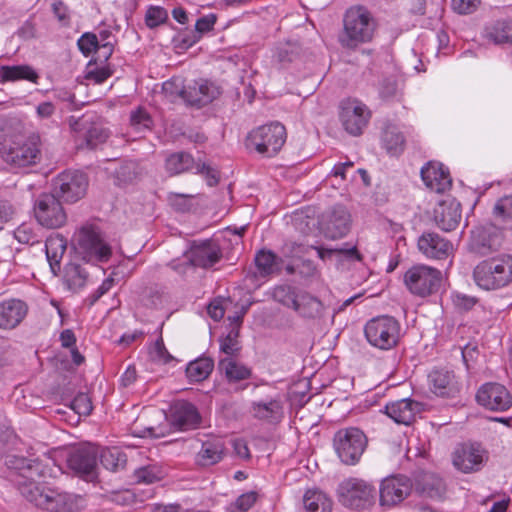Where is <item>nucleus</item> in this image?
<instances>
[{
  "instance_id": "ddd939ff",
  "label": "nucleus",
  "mask_w": 512,
  "mask_h": 512,
  "mask_svg": "<svg viewBox=\"0 0 512 512\" xmlns=\"http://www.w3.org/2000/svg\"><path fill=\"white\" fill-rule=\"evenodd\" d=\"M487 458V451L478 443L460 444L452 454L454 467L463 473L479 471Z\"/></svg>"
},
{
  "instance_id": "58836bf2",
  "label": "nucleus",
  "mask_w": 512,
  "mask_h": 512,
  "mask_svg": "<svg viewBox=\"0 0 512 512\" xmlns=\"http://www.w3.org/2000/svg\"><path fill=\"white\" fill-rule=\"evenodd\" d=\"M219 370L223 372L229 382H237L248 379L251 371L246 366L231 358H224L219 361Z\"/></svg>"
},
{
  "instance_id": "3c124183",
  "label": "nucleus",
  "mask_w": 512,
  "mask_h": 512,
  "mask_svg": "<svg viewBox=\"0 0 512 512\" xmlns=\"http://www.w3.org/2000/svg\"><path fill=\"white\" fill-rule=\"evenodd\" d=\"M168 18L167 11L160 6H151L146 12L145 22L150 28H154L164 23Z\"/></svg>"
},
{
  "instance_id": "8fccbe9b",
  "label": "nucleus",
  "mask_w": 512,
  "mask_h": 512,
  "mask_svg": "<svg viewBox=\"0 0 512 512\" xmlns=\"http://www.w3.org/2000/svg\"><path fill=\"white\" fill-rule=\"evenodd\" d=\"M257 494L253 491L240 495L234 503H232L229 512H247L256 502Z\"/></svg>"
},
{
  "instance_id": "7ed1b4c3",
  "label": "nucleus",
  "mask_w": 512,
  "mask_h": 512,
  "mask_svg": "<svg viewBox=\"0 0 512 512\" xmlns=\"http://www.w3.org/2000/svg\"><path fill=\"white\" fill-rule=\"evenodd\" d=\"M76 253L87 263L107 262L112 255V248L93 226H83L74 235Z\"/></svg>"
},
{
  "instance_id": "bb28decb",
  "label": "nucleus",
  "mask_w": 512,
  "mask_h": 512,
  "mask_svg": "<svg viewBox=\"0 0 512 512\" xmlns=\"http://www.w3.org/2000/svg\"><path fill=\"white\" fill-rule=\"evenodd\" d=\"M196 407L187 401L176 402L171 410V423L178 430H188L199 423Z\"/></svg>"
},
{
  "instance_id": "a18cd8bd",
  "label": "nucleus",
  "mask_w": 512,
  "mask_h": 512,
  "mask_svg": "<svg viewBox=\"0 0 512 512\" xmlns=\"http://www.w3.org/2000/svg\"><path fill=\"white\" fill-rule=\"evenodd\" d=\"M82 136L85 141V147L94 149L107 140L109 132L101 124H93L86 129Z\"/></svg>"
},
{
  "instance_id": "4c0bfd02",
  "label": "nucleus",
  "mask_w": 512,
  "mask_h": 512,
  "mask_svg": "<svg viewBox=\"0 0 512 512\" xmlns=\"http://www.w3.org/2000/svg\"><path fill=\"white\" fill-rule=\"evenodd\" d=\"M252 412L258 419L278 421L282 416V406L277 400L254 402L252 404Z\"/></svg>"
},
{
  "instance_id": "4be33fe9",
  "label": "nucleus",
  "mask_w": 512,
  "mask_h": 512,
  "mask_svg": "<svg viewBox=\"0 0 512 512\" xmlns=\"http://www.w3.org/2000/svg\"><path fill=\"white\" fill-rule=\"evenodd\" d=\"M226 455L225 442L220 437L209 438L201 443L194 457L197 467L208 468L221 462Z\"/></svg>"
},
{
  "instance_id": "a19ab883",
  "label": "nucleus",
  "mask_w": 512,
  "mask_h": 512,
  "mask_svg": "<svg viewBox=\"0 0 512 512\" xmlns=\"http://www.w3.org/2000/svg\"><path fill=\"white\" fill-rule=\"evenodd\" d=\"M88 274L77 264H69L65 268L64 283L68 289L77 292L82 289L87 282Z\"/></svg>"
},
{
  "instance_id": "0eeeda50",
  "label": "nucleus",
  "mask_w": 512,
  "mask_h": 512,
  "mask_svg": "<svg viewBox=\"0 0 512 512\" xmlns=\"http://www.w3.org/2000/svg\"><path fill=\"white\" fill-rule=\"evenodd\" d=\"M376 489L369 482L359 478L343 480L337 488L339 502L348 508L362 510L370 507L375 500Z\"/></svg>"
},
{
  "instance_id": "c756f323",
  "label": "nucleus",
  "mask_w": 512,
  "mask_h": 512,
  "mask_svg": "<svg viewBox=\"0 0 512 512\" xmlns=\"http://www.w3.org/2000/svg\"><path fill=\"white\" fill-rule=\"evenodd\" d=\"M26 80L31 83L37 84L39 74L36 70L27 64L22 65H3L0 67V83L15 82Z\"/></svg>"
},
{
  "instance_id": "ea45409f",
  "label": "nucleus",
  "mask_w": 512,
  "mask_h": 512,
  "mask_svg": "<svg viewBox=\"0 0 512 512\" xmlns=\"http://www.w3.org/2000/svg\"><path fill=\"white\" fill-rule=\"evenodd\" d=\"M382 142L386 151L392 156L400 155L404 151V136L394 126H388L384 130Z\"/></svg>"
},
{
  "instance_id": "bf43d9fd",
  "label": "nucleus",
  "mask_w": 512,
  "mask_h": 512,
  "mask_svg": "<svg viewBox=\"0 0 512 512\" xmlns=\"http://www.w3.org/2000/svg\"><path fill=\"white\" fill-rule=\"evenodd\" d=\"M195 173L203 175L207 184L211 187L215 186L219 181L218 172L205 163H197L195 166Z\"/></svg>"
},
{
  "instance_id": "c9c22d12",
  "label": "nucleus",
  "mask_w": 512,
  "mask_h": 512,
  "mask_svg": "<svg viewBox=\"0 0 512 512\" xmlns=\"http://www.w3.org/2000/svg\"><path fill=\"white\" fill-rule=\"evenodd\" d=\"M45 250L50 267L55 271V267L59 268L60 260L66 251V240L60 235L50 236L46 240Z\"/></svg>"
},
{
  "instance_id": "1a4fd4ad",
  "label": "nucleus",
  "mask_w": 512,
  "mask_h": 512,
  "mask_svg": "<svg viewBox=\"0 0 512 512\" xmlns=\"http://www.w3.org/2000/svg\"><path fill=\"white\" fill-rule=\"evenodd\" d=\"M3 160L14 167H28L41 159V138L31 134L26 139L12 142L2 152Z\"/></svg>"
},
{
  "instance_id": "9b49d317",
  "label": "nucleus",
  "mask_w": 512,
  "mask_h": 512,
  "mask_svg": "<svg viewBox=\"0 0 512 512\" xmlns=\"http://www.w3.org/2000/svg\"><path fill=\"white\" fill-rule=\"evenodd\" d=\"M53 194L65 202L74 203L86 194L88 179L79 171H64L53 180Z\"/></svg>"
},
{
  "instance_id": "6e6d98bb",
  "label": "nucleus",
  "mask_w": 512,
  "mask_h": 512,
  "mask_svg": "<svg viewBox=\"0 0 512 512\" xmlns=\"http://www.w3.org/2000/svg\"><path fill=\"white\" fill-rule=\"evenodd\" d=\"M480 5V0H451L453 11L465 15L475 12Z\"/></svg>"
},
{
  "instance_id": "09e8293b",
  "label": "nucleus",
  "mask_w": 512,
  "mask_h": 512,
  "mask_svg": "<svg viewBox=\"0 0 512 512\" xmlns=\"http://www.w3.org/2000/svg\"><path fill=\"white\" fill-rule=\"evenodd\" d=\"M150 358L158 363H169L173 360L172 355L167 351L163 339H157L149 348Z\"/></svg>"
},
{
  "instance_id": "c03bdc74",
  "label": "nucleus",
  "mask_w": 512,
  "mask_h": 512,
  "mask_svg": "<svg viewBox=\"0 0 512 512\" xmlns=\"http://www.w3.org/2000/svg\"><path fill=\"white\" fill-rule=\"evenodd\" d=\"M421 493L432 499H440L445 491L444 483L441 478L433 474H427L420 484Z\"/></svg>"
},
{
  "instance_id": "423d86ee",
  "label": "nucleus",
  "mask_w": 512,
  "mask_h": 512,
  "mask_svg": "<svg viewBox=\"0 0 512 512\" xmlns=\"http://www.w3.org/2000/svg\"><path fill=\"white\" fill-rule=\"evenodd\" d=\"M286 138L284 125L273 122L252 130L247 136L246 146L261 155L272 157L281 150Z\"/></svg>"
},
{
  "instance_id": "2f4dec72",
  "label": "nucleus",
  "mask_w": 512,
  "mask_h": 512,
  "mask_svg": "<svg viewBox=\"0 0 512 512\" xmlns=\"http://www.w3.org/2000/svg\"><path fill=\"white\" fill-rule=\"evenodd\" d=\"M255 265L261 277H268L281 271L282 260L271 250L262 249L255 255Z\"/></svg>"
},
{
  "instance_id": "7c9ffc66",
  "label": "nucleus",
  "mask_w": 512,
  "mask_h": 512,
  "mask_svg": "<svg viewBox=\"0 0 512 512\" xmlns=\"http://www.w3.org/2000/svg\"><path fill=\"white\" fill-rule=\"evenodd\" d=\"M497 243V235L496 228L492 225L490 226H480L476 227L471 232V248L472 250L484 254L487 250L492 249L496 246Z\"/></svg>"
},
{
  "instance_id": "e433bc0d",
  "label": "nucleus",
  "mask_w": 512,
  "mask_h": 512,
  "mask_svg": "<svg viewBox=\"0 0 512 512\" xmlns=\"http://www.w3.org/2000/svg\"><path fill=\"white\" fill-rule=\"evenodd\" d=\"M213 367L214 362L211 358L200 357L187 365L186 376L192 382H201L211 374Z\"/></svg>"
},
{
  "instance_id": "79ce46f5",
  "label": "nucleus",
  "mask_w": 512,
  "mask_h": 512,
  "mask_svg": "<svg viewBox=\"0 0 512 512\" xmlns=\"http://www.w3.org/2000/svg\"><path fill=\"white\" fill-rule=\"evenodd\" d=\"M49 489L50 487L43 486L35 481L19 483L21 495L38 508H40L41 500H44V495L47 494Z\"/></svg>"
},
{
  "instance_id": "6e6552de",
  "label": "nucleus",
  "mask_w": 512,
  "mask_h": 512,
  "mask_svg": "<svg viewBox=\"0 0 512 512\" xmlns=\"http://www.w3.org/2000/svg\"><path fill=\"white\" fill-rule=\"evenodd\" d=\"M404 283L411 294L424 298L438 292L442 273L427 265H415L406 271Z\"/></svg>"
},
{
  "instance_id": "6ab92c4d",
  "label": "nucleus",
  "mask_w": 512,
  "mask_h": 512,
  "mask_svg": "<svg viewBox=\"0 0 512 512\" xmlns=\"http://www.w3.org/2000/svg\"><path fill=\"white\" fill-rule=\"evenodd\" d=\"M98 449L92 444L83 445L71 452L68 458L69 467L76 473L93 478L97 468Z\"/></svg>"
},
{
  "instance_id": "cd10ccee",
  "label": "nucleus",
  "mask_w": 512,
  "mask_h": 512,
  "mask_svg": "<svg viewBox=\"0 0 512 512\" xmlns=\"http://www.w3.org/2000/svg\"><path fill=\"white\" fill-rule=\"evenodd\" d=\"M430 390L437 396L454 397L459 392V386L452 372L433 370L429 376Z\"/></svg>"
},
{
  "instance_id": "f8f14e48",
  "label": "nucleus",
  "mask_w": 512,
  "mask_h": 512,
  "mask_svg": "<svg viewBox=\"0 0 512 512\" xmlns=\"http://www.w3.org/2000/svg\"><path fill=\"white\" fill-rule=\"evenodd\" d=\"M340 121L347 133L359 136L366 128L371 112L366 104L355 98H348L340 104Z\"/></svg>"
},
{
  "instance_id": "13d9d810",
  "label": "nucleus",
  "mask_w": 512,
  "mask_h": 512,
  "mask_svg": "<svg viewBox=\"0 0 512 512\" xmlns=\"http://www.w3.org/2000/svg\"><path fill=\"white\" fill-rule=\"evenodd\" d=\"M98 44V40L95 34L85 33L83 34L77 42L79 50L85 55H90L93 51L96 50Z\"/></svg>"
},
{
  "instance_id": "4468645a",
  "label": "nucleus",
  "mask_w": 512,
  "mask_h": 512,
  "mask_svg": "<svg viewBox=\"0 0 512 512\" xmlns=\"http://www.w3.org/2000/svg\"><path fill=\"white\" fill-rule=\"evenodd\" d=\"M476 401L483 408L504 412L512 406V396L507 388L499 383L489 382L481 385L476 393Z\"/></svg>"
},
{
  "instance_id": "603ef678",
  "label": "nucleus",
  "mask_w": 512,
  "mask_h": 512,
  "mask_svg": "<svg viewBox=\"0 0 512 512\" xmlns=\"http://www.w3.org/2000/svg\"><path fill=\"white\" fill-rule=\"evenodd\" d=\"M239 332L237 329H230L229 333L220 340V350L228 356H232L239 350Z\"/></svg>"
},
{
  "instance_id": "f257e3e1",
  "label": "nucleus",
  "mask_w": 512,
  "mask_h": 512,
  "mask_svg": "<svg viewBox=\"0 0 512 512\" xmlns=\"http://www.w3.org/2000/svg\"><path fill=\"white\" fill-rule=\"evenodd\" d=\"M476 285L484 290H496L512 282V256L500 254L479 262L473 270Z\"/></svg>"
},
{
  "instance_id": "dca6fc26",
  "label": "nucleus",
  "mask_w": 512,
  "mask_h": 512,
  "mask_svg": "<svg viewBox=\"0 0 512 512\" xmlns=\"http://www.w3.org/2000/svg\"><path fill=\"white\" fill-rule=\"evenodd\" d=\"M412 484L405 476H390L380 485V503L382 506H394L402 502L411 492Z\"/></svg>"
},
{
  "instance_id": "e2e57ef3",
  "label": "nucleus",
  "mask_w": 512,
  "mask_h": 512,
  "mask_svg": "<svg viewBox=\"0 0 512 512\" xmlns=\"http://www.w3.org/2000/svg\"><path fill=\"white\" fill-rule=\"evenodd\" d=\"M217 17L215 14H208L196 21L195 28L199 33H206L213 29Z\"/></svg>"
},
{
  "instance_id": "680f3d73",
  "label": "nucleus",
  "mask_w": 512,
  "mask_h": 512,
  "mask_svg": "<svg viewBox=\"0 0 512 512\" xmlns=\"http://www.w3.org/2000/svg\"><path fill=\"white\" fill-rule=\"evenodd\" d=\"M192 198L193 195L179 193H170L168 197L169 203L179 211H186L189 209Z\"/></svg>"
},
{
  "instance_id": "de8ad7c7",
  "label": "nucleus",
  "mask_w": 512,
  "mask_h": 512,
  "mask_svg": "<svg viewBox=\"0 0 512 512\" xmlns=\"http://www.w3.org/2000/svg\"><path fill=\"white\" fill-rule=\"evenodd\" d=\"M130 124L136 132H143L152 128L153 121L149 113L139 107L131 112Z\"/></svg>"
},
{
  "instance_id": "b1692460",
  "label": "nucleus",
  "mask_w": 512,
  "mask_h": 512,
  "mask_svg": "<svg viewBox=\"0 0 512 512\" xmlns=\"http://www.w3.org/2000/svg\"><path fill=\"white\" fill-rule=\"evenodd\" d=\"M421 178L427 188L436 193H443L451 187L449 172L439 162H428L421 169Z\"/></svg>"
},
{
  "instance_id": "f704fd0d",
  "label": "nucleus",
  "mask_w": 512,
  "mask_h": 512,
  "mask_svg": "<svg viewBox=\"0 0 512 512\" xmlns=\"http://www.w3.org/2000/svg\"><path fill=\"white\" fill-rule=\"evenodd\" d=\"M197 163H195L193 157L185 152H177L169 155L165 161L166 171L170 175H178L181 173H185L191 171L195 168Z\"/></svg>"
},
{
  "instance_id": "393cba45",
  "label": "nucleus",
  "mask_w": 512,
  "mask_h": 512,
  "mask_svg": "<svg viewBox=\"0 0 512 512\" xmlns=\"http://www.w3.org/2000/svg\"><path fill=\"white\" fill-rule=\"evenodd\" d=\"M322 225L327 238L333 240L342 238L349 231L350 214L344 207L337 206L326 215Z\"/></svg>"
},
{
  "instance_id": "f03ea898",
  "label": "nucleus",
  "mask_w": 512,
  "mask_h": 512,
  "mask_svg": "<svg viewBox=\"0 0 512 512\" xmlns=\"http://www.w3.org/2000/svg\"><path fill=\"white\" fill-rule=\"evenodd\" d=\"M375 30V21L371 13L362 6L350 8L344 19V35L341 43L347 48H356L371 41Z\"/></svg>"
},
{
  "instance_id": "39448f33",
  "label": "nucleus",
  "mask_w": 512,
  "mask_h": 512,
  "mask_svg": "<svg viewBox=\"0 0 512 512\" xmlns=\"http://www.w3.org/2000/svg\"><path fill=\"white\" fill-rule=\"evenodd\" d=\"M367 443L366 435L357 427L339 429L333 437L334 451L341 463L345 465L359 463Z\"/></svg>"
},
{
  "instance_id": "5fc2aeb1",
  "label": "nucleus",
  "mask_w": 512,
  "mask_h": 512,
  "mask_svg": "<svg viewBox=\"0 0 512 512\" xmlns=\"http://www.w3.org/2000/svg\"><path fill=\"white\" fill-rule=\"evenodd\" d=\"M139 483L152 484L161 479V472L154 467H142L135 472Z\"/></svg>"
},
{
  "instance_id": "473e14b6",
  "label": "nucleus",
  "mask_w": 512,
  "mask_h": 512,
  "mask_svg": "<svg viewBox=\"0 0 512 512\" xmlns=\"http://www.w3.org/2000/svg\"><path fill=\"white\" fill-rule=\"evenodd\" d=\"M303 506L307 512H331L332 500L320 490H307L303 496Z\"/></svg>"
},
{
  "instance_id": "20e7f679",
  "label": "nucleus",
  "mask_w": 512,
  "mask_h": 512,
  "mask_svg": "<svg viewBox=\"0 0 512 512\" xmlns=\"http://www.w3.org/2000/svg\"><path fill=\"white\" fill-rule=\"evenodd\" d=\"M364 334L371 346L380 350H390L399 343L401 324L392 316H377L366 323Z\"/></svg>"
},
{
  "instance_id": "2eb2a0df",
  "label": "nucleus",
  "mask_w": 512,
  "mask_h": 512,
  "mask_svg": "<svg viewBox=\"0 0 512 512\" xmlns=\"http://www.w3.org/2000/svg\"><path fill=\"white\" fill-rule=\"evenodd\" d=\"M185 257L191 266L206 269L220 261L222 251L215 240H197L191 244Z\"/></svg>"
},
{
  "instance_id": "49530a36",
  "label": "nucleus",
  "mask_w": 512,
  "mask_h": 512,
  "mask_svg": "<svg viewBox=\"0 0 512 512\" xmlns=\"http://www.w3.org/2000/svg\"><path fill=\"white\" fill-rule=\"evenodd\" d=\"M162 91L165 97L173 102L177 98H182L186 102V91L187 85L181 78H172L171 80L165 81L162 85Z\"/></svg>"
},
{
  "instance_id": "f3484780",
  "label": "nucleus",
  "mask_w": 512,
  "mask_h": 512,
  "mask_svg": "<svg viewBox=\"0 0 512 512\" xmlns=\"http://www.w3.org/2000/svg\"><path fill=\"white\" fill-rule=\"evenodd\" d=\"M83 505L81 496L50 488L41 500L40 508L49 512H77Z\"/></svg>"
},
{
  "instance_id": "052dcab7",
  "label": "nucleus",
  "mask_w": 512,
  "mask_h": 512,
  "mask_svg": "<svg viewBox=\"0 0 512 512\" xmlns=\"http://www.w3.org/2000/svg\"><path fill=\"white\" fill-rule=\"evenodd\" d=\"M494 215L500 218H512V197L499 199L494 206Z\"/></svg>"
},
{
  "instance_id": "37998d69",
  "label": "nucleus",
  "mask_w": 512,
  "mask_h": 512,
  "mask_svg": "<svg viewBox=\"0 0 512 512\" xmlns=\"http://www.w3.org/2000/svg\"><path fill=\"white\" fill-rule=\"evenodd\" d=\"M100 463L110 471H117L126 464V455L117 448H104L100 452Z\"/></svg>"
},
{
  "instance_id": "0e129e2a",
  "label": "nucleus",
  "mask_w": 512,
  "mask_h": 512,
  "mask_svg": "<svg viewBox=\"0 0 512 512\" xmlns=\"http://www.w3.org/2000/svg\"><path fill=\"white\" fill-rule=\"evenodd\" d=\"M462 359L466 366V368L469 370L472 368L473 363L475 362L477 356H478V350L475 345L467 344L465 345L462 350Z\"/></svg>"
},
{
  "instance_id": "774afa93",
  "label": "nucleus",
  "mask_w": 512,
  "mask_h": 512,
  "mask_svg": "<svg viewBox=\"0 0 512 512\" xmlns=\"http://www.w3.org/2000/svg\"><path fill=\"white\" fill-rule=\"evenodd\" d=\"M114 285V279L112 277L106 278L102 284L98 287L94 294L91 296V304L95 303L99 298L106 294Z\"/></svg>"
},
{
  "instance_id": "864d4df0",
  "label": "nucleus",
  "mask_w": 512,
  "mask_h": 512,
  "mask_svg": "<svg viewBox=\"0 0 512 512\" xmlns=\"http://www.w3.org/2000/svg\"><path fill=\"white\" fill-rule=\"evenodd\" d=\"M71 408L80 416H87L92 411V402L85 393H79L71 402Z\"/></svg>"
},
{
  "instance_id": "4d7b16f0",
  "label": "nucleus",
  "mask_w": 512,
  "mask_h": 512,
  "mask_svg": "<svg viewBox=\"0 0 512 512\" xmlns=\"http://www.w3.org/2000/svg\"><path fill=\"white\" fill-rule=\"evenodd\" d=\"M16 240L23 244H34L38 242L37 235L34 233L31 226L22 224L14 231Z\"/></svg>"
},
{
  "instance_id": "69168bd1",
  "label": "nucleus",
  "mask_w": 512,
  "mask_h": 512,
  "mask_svg": "<svg viewBox=\"0 0 512 512\" xmlns=\"http://www.w3.org/2000/svg\"><path fill=\"white\" fill-rule=\"evenodd\" d=\"M208 315L215 321H220L225 313V307L223 305V300L215 299L213 300L207 308Z\"/></svg>"
},
{
  "instance_id": "a878e982",
  "label": "nucleus",
  "mask_w": 512,
  "mask_h": 512,
  "mask_svg": "<svg viewBox=\"0 0 512 512\" xmlns=\"http://www.w3.org/2000/svg\"><path fill=\"white\" fill-rule=\"evenodd\" d=\"M461 219V205L455 199H447L438 204L434 210V220L444 231L454 230Z\"/></svg>"
},
{
  "instance_id": "a211bd4d",
  "label": "nucleus",
  "mask_w": 512,
  "mask_h": 512,
  "mask_svg": "<svg viewBox=\"0 0 512 512\" xmlns=\"http://www.w3.org/2000/svg\"><path fill=\"white\" fill-rule=\"evenodd\" d=\"M288 291L289 289L285 287H280L276 289L275 297L288 307H292L303 317L315 318L321 315L323 310V304L319 299L310 294L301 293L296 296L289 295L288 300L286 301L282 299L280 296Z\"/></svg>"
},
{
  "instance_id": "5701e85b",
  "label": "nucleus",
  "mask_w": 512,
  "mask_h": 512,
  "mask_svg": "<svg viewBox=\"0 0 512 512\" xmlns=\"http://www.w3.org/2000/svg\"><path fill=\"white\" fill-rule=\"evenodd\" d=\"M220 94L219 87L205 79L194 80L187 85L186 103L201 107L211 103Z\"/></svg>"
},
{
  "instance_id": "412c9836",
  "label": "nucleus",
  "mask_w": 512,
  "mask_h": 512,
  "mask_svg": "<svg viewBox=\"0 0 512 512\" xmlns=\"http://www.w3.org/2000/svg\"><path fill=\"white\" fill-rule=\"evenodd\" d=\"M424 409L425 405L422 402L411 398H404L386 404L385 413L394 422L409 425Z\"/></svg>"
},
{
  "instance_id": "c85d7f7f",
  "label": "nucleus",
  "mask_w": 512,
  "mask_h": 512,
  "mask_svg": "<svg viewBox=\"0 0 512 512\" xmlns=\"http://www.w3.org/2000/svg\"><path fill=\"white\" fill-rule=\"evenodd\" d=\"M27 306L21 300L10 299L0 303V328L12 329L25 317Z\"/></svg>"
},
{
  "instance_id": "338daca9",
  "label": "nucleus",
  "mask_w": 512,
  "mask_h": 512,
  "mask_svg": "<svg viewBox=\"0 0 512 512\" xmlns=\"http://www.w3.org/2000/svg\"><path fill=\"white\" fill-rule=\"evenodd\" d=\"M397 93V85L395 81L385 80L382 82L381 87L379 89V94L383 99H390L394 97Z\"/></svg>"
},
{
  "instance_id": "9d476101",
  "label": "nucleus",
  "mask_w": 512,
  "mask_h": 512,
  "mask_svg": "<svg viewBox=\"0 0 512 512\" xmlns=\"http://www.w3.org/2000/svg\"><path fill=\"white\" fill-rule=\"evenodd\" d=\"M34 216L37 222L48 229L62 227L67 221V214L54 194L43 193L34 203Z\"/></svg>"
},
{
  "instance_id": "72a5a7b5",
  "label": "nucleus",
  "mask_w": 512,
  "mask_h": 512,
  "mask_svg": "<svg viewBox=\"0 0 512 512\" xmlns=\"http://www.w3.org/2000/svg\"><path fill=\"white\" fill-rule=\"evenodd\" d=\"M484 37L495 44L512 43V20L497 21L487 26Z\"/></svg>"
},
{
  "instance_id": "aec40b11",
  "label": "nucleus",
  "mask_w": 512,
  "mask_h": 512,
  "mask_svg": "<svg viewBox=\"0 0 512 512\" xmlns=\"http://www.w3.org/2000/svg\"><path fill=\"white\" fill-rule=\"evenodd\" d=\"M419 251L429 259H447L453 253V244L435 232L423 233L417 242Z\"/></svg>"
}]
</instances>
